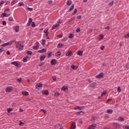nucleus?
<instances>
[{
	"label": "nucleus",
	"mask_w": 129,
	"mask_h": 129,
	"mask_svg": "<svg viewBox=\"0 0 129 129\" xmlns=\"http://www.w3.org/2000/svg\"><path fill=\"white\" fill-rule=\"evenodd\" d=\"M16 48L19 51H22L24 49V43L21 41L17 42L16 45Z\"/></svg>",
	"instance_id": "f257e3e1"
},
{
	"label": "nucleus",
	"mask_w": 129,
	"mask_h": 129,
	"mask_svg": "<svg viewBox=\"0 0 129 129\" xmlns=\"http://www.w3.org/2000/svg\"><path fill=\"white\" fill-rule=\"evenodd\" d=\"M15 42H16V40H12L10 41H9L8 42L2 44V46L3 47H6V46H10V45H12L13 43H15Z\"/></svg>",
	"instance_id": "f03ea898"
},
{
	"label": "nucleus",
	"mask_w": 129,
	"mask_h": 129,
	"mask_svg": "<svg viewBox=\"0 0 129 129\" xmlns=\"http://www.w3.org/2000/svg\"><path fill=\"white\" fill-rule=\"evenodd\" d=\"M13 87L11 86H9V87H7L5 90V91L6 92H12V91H13Z\"/></svg>",
	"instance_id": "7ed1b4c3"
},
{
	"label": "nucleus",
	"mask_w": 129,
	"mask_h": 129,
	"mask_svg": "<svg viewBox=\"0 0 129 129\" xmlns=\"http://www.w3.org/2000/svg\"><path fill=\"white\" fill-rule=\"evenodd\" d=\"M84 106H81V107H80L79 106H77V107H75L74 108V109L75 110H76L77 109H79V110H82V109H84Z\"/></svg>",
	"instance_id": "20e7f679"
},
{
	"label": "nucleus",
	"mask_w": 129,
	"mask_h": 129,
	"mask_svg": "<svg viewBox=\"0 0 129 129\" xmlns=\"http://www.w3.org/2000/svg\"><path fill=\"white\" fill-rule=\"evenodd\" d=\"M96 128V124H93L89 126L88 129H95Z\"/></svg>",
	"instance_id": "39448f33"
},
{
	"label": "nucleus",
	"mask_w": 129,
	"mask_h": 129,
	"mask_svg": "<svg viewBox=\"0 0 129 129\" xmlns=\"http://www.w3.org/2000/svg\"><path fill=\"white\" fill-rule=\"evenodd\" d=\"M37 89H40L41 87H43V85L41 83H38L36 86Z\"/></svg>",
	"instance_id": "423d86ee"
},
{
	"label": "nucleus",
	"mask_w": 129,
	"mask_h": 129,
	"mask_svg": "<svg viewBox=\"0 0 129 129\" xmlns=\"http://www.w3.org/2000/svg\"><path fill=\"white\" fill-rule=\"evenodd\" d=\"M66 56H67L68 57H71V56H72V51L69 50L66 53Z\"/></svg>",
	"instance_id": "0eeeda50"
},
{
	"label": "nucleus",
	"mask_w": 129,
	"mask_h": 129,
	"mask_svg": "<svg viewBox=\"0 0 129 129\" xmlns=\"http://www.w3.org/2000/svg\"><path fill=\"white\" fill-rule=\"evenodd\" d=\"M103 77V73H101L100 74L96 76V78H102Z\"/></svg>",
	"instance_id": "6e6552de"
},
{
	"label": "nucleus",
	"mask_w": 129,
	"mask_h": 129,
	"mask_svg": "<svg viewBox=\"0 0 129 129\" xmlns=\"http://www.w3.org/2000/svg\"><path fill=\"white\" fill-rule=\"evenodd\" d=\"M103 38H104V35L103 34L98 35V39L99 40V41H101Z\"/></svg>",
	"instance_id": "1a4fd4ad"
},
{
	"label": "nucleus",
	"mask_w": 129,
	"mask_h": 129,
	"mask_svg": "<svg viewBox=\"0 0 129 129\" xmlns=\"http://www.w3.org/2000/svg\"><path fill=\"white\" fill-rule=\"evenodd\" d=\"M33 22V20H32V18H29L28 20V22L27 24V26H31V24H32Z\"/></svg>",
	"instance_id": "9d476101"
},
{
	"label": "nucleus",
	"mask_w": 129,
	"mask_h": 129,
	"mask_svg": "<svg viewBox=\"0 0 129 129\" xmlns=\"http://www.w3.org/2000/svg\"><path fill=\"white\" fill-rule=\"evenodd\" d=\"M114 126L116 128H119V127H120V125H119V124H118L117 123H114Z\"/></svg>",
	"instance_id": "9b49d317"
},
{
	"label": "nucleus",
	"mask_w": 129,
	"mask_h": 129,
	"mask_svg": "<svg viewBox=\"0 0 129 129\" xmlns=\"http://www.w3.org/2000/svg\"><path fill=\"white\" fill-rule=\"evenodd\" d=\"M76 124L75 122H73L71 125V129H76Z\"/></svg>",
	"instance_id": "f8f14e48"
},
{
	"label": "nucleus",
	"mask_w": 129,
	"mask_h": 129,
	"mask_svg": "<svg viewBox=\"0 0 129 129\" xmlns=\"http://www.w3.org/2000/svg\"><path fill=\"white\" fill-rule=\"evenodd\" d=\"M1 17L2 18H5V17L8 18V17H10V15H8V14L6 13H2V14L1 15Z\"/></svg>",
	"instance_id": "ddd939ff"
},
{
	"label": "nucleus",
	"mask_w": 129,
	"mask_h": 129,
	"mask_svg": "<svg viewBox=\"0 0 129 129\" xmlns=\"http://www.w3.org/2000/svg\"><path fill=\"white\" fill-rule=\"evenodd\" d=\"M61 90L62 91H66V90H68V87L64 86L61 88Z\"/></svg>",
	"instance_id": "4468645a"
},
{
	"label": "nucleus",
	"mask_w": 129,
	"mask_h": 129,
	"mask_svg": "<svg viewBox=\"0 0 129 129\" xmlns=\"http://www.w3.org/2000/svg\"><path fill=\"white\" fill-rule=\"evenodd\" d=\"M46 51H47V49L44 48H43L41 50H38L39 53H45V52H46Z\"/></svg>",
	"instance_id": "2eb2a0df"
},
{
	"label": "nucleus",
	"mask_w": 129,
	"mask_h": 129,
	"mask_svg": "<svg viewBox=\"0 0 129 129\" xmlns=\"http://www.w3.org/2000/svg\"><path fill=\"white\" fill-rule=\"evenodd\" d=\"M42 94H44V95H49V92L48 90H44L42 91Z\"/></svg>",
	"instance_id": "dca6fc26"
},
{
	"label": "nucleus",
	"mask_w": 129,
	"mask_h": 129,
	"mask_svg": "<svg viewBox=\"0 0 129 129\" xmlns=\"http://www.w3.org/2000/svg\"><path fill=\"white\" fill-rule=\"evenodd\" d=\"M19 29H20V26H16L15 27V28H14L15 31V32H16V33H18V32H19Z\"/></svg>",
	"instance_id": "f3484780"
},
{
	"label": "nucleus",
	"mask_w": 129,
	"mask_h": 129,
	"mask_svg": "<svg viewBox=\"0 0 129 129\" xmlns=\"http://www.w3.org/2000/svg\"><path fill=\"white\" fill-rule=\"evenodd\" d=\"M11 64H12V65H15V66H16L17 67H18V66H19V63H18V62H17V61L12 62Z\"/></svg>",
	"instance_id": "a211bd4d"
},
{
	"label": "nucleus",
	"mask_w": 129,
	"mask_h": 129,
	"mask_svg": "<svg viewBox=\"0 0 129 129\" xmlns=\"http://www.w3.org/2000/svg\"><path fill=\"white\" fill-rule=\"evenodd\" d=\"M22 94L23 95H25V96H28V95H29V92H28L27 91H23L22 92Z\"/></svg>",
	"instance_id": "6ab92c4d"
},
{
	"label": "nucleus",
	"mask_w": 129,
	"mask_h": 129,
	"mask_svg": "<svg viewBox=\"0 0 129 129\" xmlns=\"http://www.w3.org/2000/svg\"><path fill=\"white\" fill-rule=\"evenodd\" d=\"M107 113H109V114L112 113L113 112V110L112 109H108L106 111Z\"/></svg>",
	"instance_id": "aec40b11"
},
{
	"label": "nucleus",
	"mask_w": 129,
	"mask_h": 129,
	"mask_svg": "<svg viewBox=\"0 0 129 129\" xmlns=\"http://www.w3.org/2000/svg\"><path fill=\"white\" fill-rule=\"evenodd\" d=\"M50 63H51V65H55V64H56V60L55 59L51 60Z\"/></svg>",
	"instance_id": "412c9836"
},
{
	"label": "nucleus",
	"mask_w": 129,
	"mask_h": 129,
	"mask_svg": "<svg viewBox=\"0 0 129 129\" xmlns=\"http://www.w3.org/2000/svg\"><path fill=\"white\" fill-rule=\"evenodd\" d=\"M55 56H56V57H59V56H61V52H60V51H58L57 52H56Z\"/></svg>",
	"instance_id": "4be33fe9"
},
{
	"label": "nucleus",
	"mask_w": 129,
	"mask_h": 129,
	"mask_svg": "<svg viewBox=\"0 0 129 129\" xmlns=\"http://www.w3.org/2000/svg\"><path fill=\"white\" fill-rule=\"evenodd\" d=\"M59 26H60V24H59L54 25L52 27V30H54V29H56V28H58V27H59Z\"/></svg>",
	"instance_id": "5701e85b"
},
{
	"label": "nucleus",
	"mask_w": 129,
	"mask_h": 129,
	"mask_svg": "<svg viewBox=\"0 0 129 129\" xmlns=\"http://www.w3.org/2000/svg\"><path fill=\"white\" fill-rule=\"evenodd\" d=\"M45 58H46V56L42 55V56H40V60L41 61H44V60H45Z\"/></svg>",
	"instance_id": "b1692460"
},
{
	"label": "nucleus",
	"mask_w": 129,
	"mask_h": 129,
	"mask_svg": "<svg viewBox=\"0 0 129 129\" xmlns=\"http://www.w3.org/2000/svg\"><path fill=\"white\" fill-rule=\"evenodd\" d=\"M69 39H73V38H74V34L70 33L69 36Z\"/></svg>",
	"instance_id": "393cba45"
},
{
	"label": "nucleus",
	"mask_w": 129,
	"mask_h": 129,
	"mask_svg": "<svg viewBox=\"0 0 129 129\" xmlns=\"http://www.w3.org/2000/svg\"><path fill=\"white\" fill-rule=\"evenodd\" d=\"M78 55H79V56H82L83 54V52L82 51H78V53H77Z\"/></svg>",
	"instance_id": "a878e982"
},
{
	"label": "nucleus",
	"mask_w": 129,
	"mask_h": 129,
	"mask_svg": "<svg viewBox=\"0 0 129 129\" xmlns=\"http://www.w3.org/2000/svg\"><path fill=\"white\" fill-rule=\"evenodd\" d=\"M48 31H49V29H48L46 31H43V33L45 34L46 37H48V34H49V32H48Z\"/></svg>",
	"instance_id": "bb28decb"
},
{
	"label": "nucleus",
	"mask_w": 129,
	"mask_h": 129,
	"mask_svg": "<svg viewBox=\"0 0 129 129\" xmlns=\"http://www.w3.org/2000/svg\"><path fill=\"white\" fill-rule=\"evenodd\" d=\"M74 5H72L71 7L69 10V12L70 13V12H71V11H72V10H74Z\"/></svg>",
	"instance_id": "cd10ccee"
},
{
	"label": "nucleus",
	"mask_w": 129,
	"mask_h": 129,
	"mask_svg": "<svg viewBox=\"0 0 129 129\" xmlns=\"http://www.w3.org/2000/svg\"><path fill=\"white\" fill-rule=\"evenodd\" d=\"M24 2H21L18 4V7H24Z\"/></svg>",
	"instance_id": "c85d7f7f"
},
{
	"label": "nucleus",
	"mask_w": 129,
	"mask_h": 129,
	"mask_svg": "<svg viewBox=\"0 0 129 129\" xmlns=\"http://www.w3.org/2000/svg\"><path fill=\"white\" fill-rule=\"evenodd\" d=\"M16 4H17V1L16 0H13L11 5V6H14V5H16Z\"/></svg>",
	"instance_id": "c756f323"
},
{
	"label": "nucleus",
	"mask_w": 129,
	"mask_h": 129,
	"mask_svg": "<svg viewBox=\"0 0 129 129\" xmlns=\"http://www.w3.org/2000/svg\"><path fill=\"white\" fill-rule=\"evenodd\" d=\"M8 21L9 22H14V19L13 18V17H10L8 18Z\"/></svg>",
	"instance_id": "7c9ffc66"
},
{
	"label": "nucleus",
	"mask_w": 129,
	"mask_h": 129,
	"mask_svg": "<svg viewBox=\"0 0 129 129\" xmlns=\"http://www.w3.org/2000/svg\"><path fill=\"white\" fill-rule=\"evenodd\" d=\"M83 113V111H78V112H76L75 113V114H76V115H80L81 113Z\"/></svg>",
	"instance_id": "2f4dec72"
},
{
	"label": "nucleus",
	"mask_w": 129,
	"mask_h": 129,
	"mask_svg": "<svg viewBox=\"0 0 129 129\" xmlns=\"http://www.w3.org/2000/svg\"><path fill=\"white\" fill-rule=\"evenodd\" d=\"M118 119L119 121H123V120H124V119L122 117L120 116L118 118Z\"/></svg>",
	"instance_id": "473e14b6"
},
{
	"label": "nucleus",
	"mask_w": 129,
	"mask_h": 129,
	"mask_svg": "<svg viewBox=\"0 0 129 129\" xmlns=\"http://www.w3.org/2000/svg\"><path fill=\"white\" fill-rule=\"evenodd\" d=\"M71 4H72V2H71V1H70V0L67 1V5L68 6H70L71 5Z\"/></svg>",
	"instance_id": "72a5a7b5"
},
{
	"label": "nucleus",
	"mask_w": 129,
	"mask_h": 129,
	"mask_svg": "<svg viewBox=\"0 0 129 129\" xmlns=\"http://www.w3.org/2000/svg\"><path fill=\"white\" fill-rule=\"evenodd\" d=\"M95 85H96V83L94 82L92 83L91 85H90V87H94L95 86Z\"/></svg>",
	"instance_id": "f704fd0d"
},
{
	"label": "nucleus",
	"mask_w": 129,
	"mask_h": 129,
	"mask_svg": "<svg viewBox=\"0 0 129 129\" xmlns=\"http://www.w3.org/2000/svg\"><path fill=\"white\" fill-rule=\"evenodd\" d=\"M59 95H60V93H59L58 92H56L54 93V96L55 97H57V96H59Z\"/></svg>",
	"instance_id": "c9c22d12"
},
{
	"label": "nucleus",
	"mask_w": 129,
	"mask_h": 129,
	"mask_svg": "<svg viewBox=\"0 0 129 129\" xmlns=\"http://www.w3.org/2000/svg\"><path fill=\"white\" fill-rule=\"evenodd\" d=\"M71 68H72V69H74V70H76L77 69V68L76 67V66H75L74 65H72Z\"/></svg>",
	"instance_id": "e433bc0d"
},
{
	"label": "nucleus",
	"mask_w": 129,
	"mask_h": 129,
	"mask_svg": "<svg viewBox=\"0 0 129 129\" xmlns=\"http://www.w3.org/2000/svg\"><path fill=\"white\" fill-rule=\"evenodd\" d=\"M41 44H42V46H44L46 44V40L42 39Z\"/></svg>",
	"instance_id": "4c0bfd02"
},
{
	"label": "nucleus",
	"mask_w": 129,
	"mask_h": 129,
	"mask_svg": "<svg viewBox=\"0 0 129 129\" xmlns=\"http://www.w3.org/2000/svg\"><path fill=\"white\" fill-rule=\"evenodd\" d=\"M77 13V9H75L74 10V12L72 14L73 16H75Z\"/></svg>",
	"instance_id": "58836bf2"
},
{
	"label": "nucleus",
	"mask_w": 129,
	"mask_h": 129,
	"mask_svg": "<svg viewBox=\"0 0 129 129\" xmlns=\"http://www.w3.org/2000/svg\"><path fill=\"white\" fill-rule=\"evenodd\" d=\"M106 93H107V92H106V91H105L101 93V96H103V95H105Z\"/></svg>",
	"instance_id": "ea45409f"
},
{
	"label": "nucleus",
	"mask_w": 129,
	"mask_h": 129,
	"mask_svg": "<svg viewBox=\"0 0 129 129\" xmlns=\"http://www.w3.org/2000/svg\"><path fill=\"white\" fill-rule=\"evenodd\" d=\"M40 111H43V112H44V114L45 115H46V114L47 113V111H46V110H44L43 109H40Z\"/></svg>",
	"instance_id": "a19ab883"
},
{
	"label": "nucleus",
	"mask_w": 129,
	"mask_h": 129,
	"mask_svg": "<svg viewBox=\"0 0 129 129\" xmlns=\"http://www.w3.org/2000/svg\"><path fill=\"white\" fill-rule=\"evenodd\" d=\"M31 27L32 28H35L36 27V25H35V22H32Z\"/></svg>",
	"instance_id": "79ce46f5"
},
{
	"label": "nucleus",
	"mask_w": 129,
	"mask_h": 129,
	"mask_svg": "<svg viewBox=\"0 0 129 129\" xmlns=\"http://www.w3.org/2000/svg\"><path fill=\"white\" fill-rule=\"evenodd\" d=\"M60 126H61V125L57 124L56 125H55L54 127L55 128H58V127H60Z\"/></svg>",
	"instance_id": "37998d69"
},
{
	"label": "nucleus",
	"mask_w": 129,
	"mask_h": 129,
	"mask_svg": "<svg viewBox=\"0 0 129 129\" xmlns=\"http://www.w3.org/2000/svg\"><path fill=\"white\" fill-rule=\"evenodd\" d=\"M123 128L124 129H129V126L127 125L123 126Z\"/></svg>",
	"instance_id": "c03bdc74"
},
{
	"label": "nucleus",
	"mask_w": 129,
	"mask_h": 129,
	"mask_svg": "<svg viewBox=\"0 0 129 129\" xmlns=\"http://www.w3.org/2000/svg\"><path fill=\"white\" fill-rule=\"evenodd\" d=\"M33 48L34 49V50H38V49H39V47L38 46L35 45L33 47Z\"/></svg>",
	"instance_id": "a18cd8bd"
},
{
	"label": "nucleus",
	"mask_w": 129,
	"mask_h": 129,
	"mask_svg": "<svg viewBox=\"0 0 129 129\" xmlns=\"http://www.w3.org/2000/svg\"><path fill=\"white\" fill-rule=\"evenodd\" d=\"M47 54H48V58H50V57H51V56H52V55H51V54H52V52H49L47 53Z\"/></svg>",
	"instance_id": "49530a36"
},
{
	"label": "nucleus",
	"mask_w": 129,
	"mask_h": 129,
	"mask_svg": "<svg viewBox=\"0 0 129 129\" xmlns=\"http://www.w3.org/2000/svg\"><path fill=\"white\" fill-rule=\"evenodd\" d=\"M26 9L30 12H33V8H30L29 7H27Z\"/></svg>",
	"instance_id": "de8ad7c7"
},
{
	"label": "nucleus",
	"mask_w": 129,
	"mask_h": 129,
	"mask_svg": "<svg viewBox=\"0 0 129 129\" xmlns=\"http://www.w3.org/2000/svg\"><path fill=\"white\" fill-rule=\"evenodd\" d=\"M4 51H5V48L2 47L0 48V53L4 52Z\"/></svg>",
	"instance_id": "09e8293b"
},
{
	"label": "nucleus",
	"mask_w": 129,
	"mask_h": 129,
	"mask_svg": "<svg viewBox=\"0 0 129 129\" xmlns=\"http://www.w3.org/2000/svg\"><path fill=\"white\" fill-rule=\"evenodd\" d=\"M27 53L28 55H32V54H33V52L31 51H27Z\"/></svg>",
	"instance_id": "8fccbe9b"
},
{
	"label": "nucleus",
	"mask_w": 129,
	"mask_h": 129,
	"mask_svg": "<svg viewBox=\"0 0 129 129\" xmlns=\"http://www.w3.org/2000/svg\"><path fill=\"white\" fill-rule=\"evenodd\" d=\"M124 38L125 39H128L129 38V33L127 34H126L125 36H124Z\"/></svg>",
	"instance_id": "3c124183"
},
{
	"label": "nucleus",
	"mask_w": 129,
	"mask_h": 129,
	"mask_svg": "<svg viewBox=\"0 0 129 129\" xmlns=\"http://www.w3.org/2000/svg\"><path fill=\"white\" fill-rule=\"evenodd\" d=\"M63 46V44L62 43H59L57 45V48H60Z\"/></svg>",
	"instance_id": "603ef678"
},
{
	"label": "nucleus",
	"mask_w": 129,
	"mask_h": 129,
	"mask_svg": "<svg viewBox=\"0 0 129 129\" xmlns=\"http://www.w3.org/2000/svg\"><path fill=\"white\" fill-rule=\"evenodd\" d=\"M52 80L53 81H56V76H53L52 77Z\"/></svg>",
	"instance_id": "864d4df0"
},
{
	"label": "nucleus",
	"mask_w": 129,
	"mask_h": 129,
	"mask_svg": "<svg viewBox=\"0 0 129 129\" xmlns=\"http://www.w3.org/2000/svg\"><path fill=\"white\" fill-rule=\"evenodd\" d=\"M12 110H13V108H8V109H7V111H8V112H9V113L11 112V111H12Z\"/></svg>",
	"instance_id": "5fc2aeb1"
},
{
	"label": "nucleus",
	"mask_w": 129,
	"mask_h": 129,
	"mask_svg": "<svg viewBox=\"0 0 129 129\" xmlns=\"http://www.w3.org/2000/svg\"><path fill=\"white\" fill-rule=\"evenodd\" d=\"M44 62H40V63H39V66H40V67H42V66H43V65H44Z\"/></svg>",
	"instance_id": "6e6d98bb"
},
{
	"label": "nucleus",
	"mask_w": 129,
	"mask_h": 129,
	"mask_svg": "<svg viewBox=\"0 0 129 129\" xmlns=\"http://www.w3.org/2000/svg\"><path fill=\"white\" fill-rule=\"evenodd\" d=\"M117 91H118V92H121V89H120V87H118V88H117Z\"/></svg>",
	"instance_id": "4d7b16f0"
},
{
	"label": "nucleus",
	"mask_w": 129,
	"mask_h": 129,
	"mask_svg": "<svg viewBox=\"0 0 129 129\" xmlns=\"http://www.w3.org/2000/svg\"><path fill=\"white\" fill-rule=\"evenodd\" d=\"M23 62H27V61H28L27 57H24L23 59Z\"/></svg>",
	"instance_id": "13d9d810"
},
{
	"label": "nucleus",
	"mask_w": 129,
	"mask_h": 129,
	"mask_svg": "<svg viewBox=\"0 0 129 129\" xmlns=\"http://www.w3.org/2000/svg\"><path fill=\"white\" fill-rule=\"evenodd\" d=\"M24 124H25V123L23 122H20V123H19V125H20L21 126H23Z\"/></svg>",
	"instance_id": "bf43d9fd"
},
{
	"label": "nucleus",
	"mask_w": 129,
	"mask_h": 129,
	"mask_svg": "<svg viewBox=\"0 0 129 129\" xmlns=\"http://www.w3.org/2000/svg\"><path fill=\"white\" fill-rule=\"evenodd\" d=\"M2 25L3 26H7V22L6 21H3V23H2Z\"/></svg>",
	"instance_id": "052dcab7"
},
{
	"label": "nucleus",
	"mask_w": 129,
	"mask_h": 129,
	"mask_svg": "<svg viewBox=\"0 0 129 129\" xmlns=\"http://www.w3.org/2000/svg\"><path fill=\"white\" fill-rule=\"evenodd\" d=\"M35 46H37L39 47V42H36V43H35Z\"/></svg>",
	"instance_id": "680f3d73"
},
{
	"label": "nucleus",
	"mask_w": 129,
	"mask_h": 129,
	"mask_svg": "<svg viewBox=\"0 0 129 129\" xmlns=\"http://www.w3.org/2000/svg\"><path fill=\"white\" fill-rule=\"evenodd\" d=\"M76 32H77V33H79L80 32V28H78L76 30Z\"/></svg>",
	"instance_id": "e2e57ef3"
},
{
	"label": "nucleus",
	"mask_w": 129,
	"mask_h": 129,
	"mask_svg": "<svg viewBox=\"0 0 129 129\" xmlns=\"http://www.w3.org/2000/svg\"><path fill=\"white\" fill-rule=\"evenodd\" d=\"M126 68L127 69H129V63H127L126 64Z\"/></svg>",
	"instance_id": "0e129e2a"
},
{
	"label": "nucleus",
	"mask_w": 129,
	"mask_h": 129,
	"mask_svg": "<svg viewBox=\"0 0 129 129\" xmlns=\"http://www.w3.org/2000/svg\"><path fill=\"white\" fill-rule=\"evenodd\" d=\"M18 82L21 83L22 81V79H19L17 80Z\"/></svg>",
	"instance_id": "69168bd1"
},
{
	"label": "nucleus",
	"mask_w": 129,
	"mask_h": 129,
	"mask_svg": "<svg viewBox=\"0 0 129 129\" xmlns=\"http://www.w3.org/2000/svg\"><path fill=\"white\" fill-rule=\"evenodd\" d=\"M24 111V110H23L22 108L19 109V112H23Z\"/></svg>",
	"instance_id": "338daca9"
},
{
	"label": "nucleus",
	"mask_w": 129,
	"mask_h": 129,
	"mask_svg": "<svg viewBox=\"0 0 129 129\" xmlns=\"http://www.w3.org/2000/svg\"><path fill=\"white\" fill-rule=\"evenodd\" d=\"M5 4V2L4 1L1 2V3H0V7L1 6H2V5H4Z\"/></svg>",
	"instance_id": "774afa93"
}]
</instances>
